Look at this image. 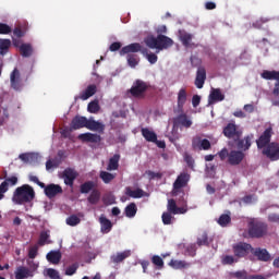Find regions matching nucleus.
<instances>
[{
	"label": "nucleus",
	"instance_id": "obj_1",
	"mask_svg": "<svg viewBox=\"0 0 279 279\" xmlns=\"http://www.w3.org/2000/svg\"><path fill=\"white\" fill-rule=\"evenodd\" d=\"M189 99V94L186 93V87H182L178 92L177 96V109L174 112H178V117L173 119V128H191L193 125V121L189 119V116L184 113V106L186 105V101Z\"/></svg>",
	"mask_w": 279,
	"mask_h": 279
},
{
	"label": "nucleus",
	"instance_id": "obj_2",
	"mask_svg": "<svg viewBox=\"0 0 279 279\" xmlns=\"http://www.w3.org/2000/svg\"><path fill=\"white\" fill-rule=\"evenodd\" d=\"M269 232V226L267 222L258 219L251 218L247 222V234L251 239H263V236H267Z\"/></svg>",
	"mask_w": 279,
	"mask_h": 279
},
{
	"label": "nucleus",
	"instance_id": "obj_3",
	"mask_svg": "<svg viewBox=\"0 0 279 279\" xmlns=\"http://www.w3.org/2000/svg\"><path fill=\"white\" fill-rule=\"evenodd\" d=\"M144 43L149 49H158V51L173 47V39L162 34H159L157 37L149 35L144 39Z\"/></svg>",
	"mask_w": 279,
	"mask_h": 279
},
{
	"label": "nucleus",
	"instance_id": "obj_4",
	"mask_svg": "<svg viewBox=\"0 0 279 279\" xmlns=\"http://www.w3.org/2000/svg\"><path fill=\"white\" fill-rule=\"evenodd\" d=\"M36 197V192H34V187L31 185L24 184L20 187H16L13 194L14 204H29Z\"/></svg>",
	"mask_w": 279,
	"mask_h": 279
},
{
	"label": "nucleus",
	"instance_id": "obj_5",
	"mask_svg": "<svg viewBox=\"0 0 279 279\" xmlns=\"http://www.w3.org/2000/svg\"><path fill=\"white\" fill-rule=\"evenodd\" d=\"M252 141H254V134H248L244 138H235L232 142V147H235L238 151H247L252 147Z\"/></svg>",
	"mask_w": 279,
	"mask_h": 279
},
{
	"label": "nucleus",
	"instance_id": "obj_6",
	"mask_svg": "<svg viewBox=\"0 0 279 279\" xmlns=\"http://www.w3.org/2000/svg\"><path fill=\"white\" fill-rule=\"evenodd\" d=\"M263 156H266L268 160H271V162H276L279 160V143L272 142L268 144L263 150Z\"/></svg>",
	"mask_w": 279,
	"mask_h": 279
},
{
	"label": "nucleus",
	"instance_id": "obj_7",
	"mask_svg": "<svg viewBox=\"0 0 279 279\" xmlns=\"http://www.w3.org/2000/svg\"><path fill=\"white\" fill-rule=\"evenodd\" d=\"M222 134L226 138L234 141L235 138H241V136H243V130L239 129V125L234 122H230L223 128Z\"/></svg>",
	"mask_w": 279,
	"mask_h": 279
},
{
	"label": "nucleus",
	"instance_id": "obj_8",
	"mask_svg": "<svg viewBox=\"0 0 279 279\" xmlns=\"http://www.w3.org/2000/svg\"><path fill=\"white\" fill-rule=\"evenodd\" d=\"M149 83L136 80L130 89V94L132 95V97H145V93H147Z\"/></svg>",
	"mask_w": 279,
	"mask_h": 279
},
{
	"label": "nucleus",
	"instance_id": "obj_9",
	"mask_svg": "<svg viewBox=\"0 0 279 279\" xmlns=\"http://www.w3.org/2000/svg\"><path fill=\"white\" fill-rule=\"evenodd\" d=\"M254 247L252 244L245 243V242H239L238 244L233 245V254L236 258H245L247 254H252V251Z\"/></svg>",
	"mask_w": 279,
	"mask_h": 279
},
{
	"label": "nucleus",
	"instance_id": "obj_10",
	"mask_svg": "<svg viewBox=\"0 0 279 279\" xmlns=\"http://www.w3.org/2000/svg\"><path fill=\"white\" fill-rule=\"evenodd\" d=\"M271 136H274V129H266L263 134L256 140L257 149H265L267 145L271 144Z\"/></svg>",
	"mask_w": 279,
	"mask_h": 279
},
{
	"label": "nucleus",
	"instance_id": "obj_11",
	"mask_svg": "<svg viewBox=\"0 0 279 279\" xmlns=\"http://www.w3.org/2000/svg\"><path fill=\"white\" fill-rule=\"evenodd\" d=\"M262 77H263V80H276L277 81L275 83V87L272 89V95H275V97H278V95H279V71L264 70L262 73Z\"/></svg>",
	"mask_w": 279,
	"mask_h": 279
},
{
	"label": "nucleus",
	"instance_id": "obj_12",
	"mask_svg": "<svg viewBox=\"0 0 279 279\" xmlns=\"http://www.w3.org/2000/svg\"><path fill=\"white\" fill-rule=\"evenodd\" d=\"M11 88L13 90H23V80L21 78V72L19 69H14L10 74Z\"/></svg>",
	"mask_w": 279,
	"mask_h": 279
},
{
	"label": "nucleus",
	"instance_id": "obj_13",
	"mask_svg": "<svg viewBox=\"0 0 279 279\" xmlns=\"http://www.w3.org/2000/svg\"><path fill=\"white\" fill-rule=\"evenodd\" d=\"M245 160V153L242 150H231L229 153V159L228 162L231 165V167H236L241 165Z\"/></svg>",
	"mask_w": 279,
	"mask_h": 279
},
{
	"label": "nucleus",
	"instance_id": "obj_14",
	"mask_svg": "<svg viewBox=\"0 0 279 279\" xmlns=\"http://www.w3.org/2000/svg\"><path fill=\"white\" fill-rule=\"evenodd\" d=\"M64 191L59 184L50 183L45 187V195L48 199H53L57 195H62Z\"/></svg>",
	"mask_w": 279,
	"mask_h": 279
},
{
	"label": "nucleus",
	"instance_id": "obj_15",
	"mask_svg": "<svg viewBox=\"0 0 279 279\" xmlns=\"http://www.w3.org/2000/svg\"><path fill=\"white\" fill-rule=\"evenodd\" d=\"M190 180L191 174H189L187 172H181L173 183V191H180V189H184V186L189 184Z\"/></svg>",
	"mask_w": 279,
	"mask_h": 279
},
{
	"label": "nucleus",
	"instance_id": "obj_16",
	"mask_svg": "<svg viewBox=\"0 0 279 279\" xmlns=\"http://www.w3.org/2000/svg\"><path fill=\"white\" fill-rule=\"evenodd\" d=\"M251 254L256 256L257 260H260L262 263H269V260H271V254H269L267 248L256 247L252 250Z\"/></svg>",
	"mask_w": 279,
	"mask_h": 279
},
{
	"label": "nucleus",
	"instance_id": "obj_17",
	"mask_svg": "<svg viewBox=\"0 0 279 279\" xmlns=\"http://www.w3.org/2000/svg\"><path fill=\"white\" fill-rule=\"evenodd\" d=\"M71 130H82V128H88V120L86 117L76 116L72 119Z\"/></svg>",
	"mask_w": 279,
	"mask_h": 279
},
{
	"label": "nucleus",
	"instance_id": "obj_18",
	"mask_svg": "<svg viewBox=\"0 0 279 279\" xmlns=\"http://www.w3.org/2000/svg\"><path fill=\"white\" fill-rule=\"evenodd\" d=\"M142 49H143V46H141V44L133 43L128 46H124L120 50V56H130V54L138 53V51H142Z\"/></svg>",
	"mask_w": 279,
	"mask_h": 279
},
{
	"label": "nucleus",
	"instance_id": "obj_19",
	"mask_svg": "<svg viewBox=\"0 0 279 279\" xmlns=\"http://www.w3.org/2000/svg\"><path fill=\"white\" fill-rule=\"evenodd\" d=\"M76 178H77V172L71 168H66L63 171L64 184H66V186H73Z\"/></svg>",
	"mask_w": 279,
	"mask_h": 279
},
{
	"label": "nucleus",
	"instance_id": "obj_20",
	"mask_svg": "<svg viewBox=\"0 0 279 279\" xmlns=\"http://www.w3.org/2000/svg\"><path fill=\"white\" fill-rule=\"evenodd\" d=\"M100 232L102 234H108L112 231V221L106 217V215H100L99 217Z\"/></svg>",
	"mask_w": 279,
	"mask_h": 279
},
{
	"label": "nucleus",
	"instance_id": "obj_21",
	"mask_svg": "<svg viewBox=\"0 0 279 279\" xmlns=\"http://www.w3.org/2000/svg\"><path fill=\"white\" fill-rule=\"evenodd\" d=\"M206 82V68L198 66L195 78L196 88H204V84Z\"/></svg>",
	"mask_w": 279,
	"mask_h": 279
},
{
	"label": "nucleus",
	"instance_id": "obj_22",
	"mask_svg": "<svg viewBox=\"0 0 279 279\" xmlns=\"http://www.w3.org/2000/svg\"><path fill=\"white\" fill-rule=\"evenodd\" d=\"M132 256V251H124L117 254L111 255L110 260L114 265H119V263H123L125 258H130Z\"/></svg>",
	"mask_w": 279,
	"mask_h": 279
},
{
	"label": "nucleus",
	"instance_id": "obj_23",
	"mask_svg": "<svg viewBox=\"0 0 279 279\" xmlns=\"http://www.w3.org/2000/svg\"><path fill=\"white\" fill-rule=\"evenodd\" d=\"M78 138L84 143H101V135L95 133H83Z\"/></svg>",
	"mask_w": 279,
	"mask_h": 279
},
{
	"label": "nucleus",
	"instance_id": "obj_24",
	"mask_svg": "<svg viewBox=\"0 0 279 279\" xmlns=\"http://www.w3.org/2000/svg\"><path fill=\"white\" fill-rule=\"evenodd\" d=\"M87 130H90L92 132H99V134H104V130H106V125H104L101 122L96 120H88Z\"/></svg>",
	"mask_w": 279,
	"mask_h": 279
},
{
	"label": "nucleus",
	"instance_id": "obj_25",
	"mask_svg": "<svg viewBox=\"0 0 279 279\" xmlns=\"http://www.w3.org/2000/svg\"><path fill=\"white\" fill-rule=\"evenodd\" d=\"M223 99H226V96L221 94V89L216 88L213 89L211 93L209 94L208 104L211 105L216 101H223Z\"/></svg>",
	"mask_w": 279,
	"mask_h": 279
},
{
	"label": "nucleus",
	"instance_id": "obj_26",
	"mask_svg": "<svg viewBox=\"0 0 279 279\" xmlns=\"http://www.w3.org/2000/svg\"><path fill=\"white\" fill-rule=\"evenodd\" d=\"M142 136L147 141L148 143H156V138H158V135H156V132L149 130L148 128H143L141 130Z\"/></svg>",
	"mask_w": 279,
	"mask_h": 279
},
{
	"label": "nucleus",
	"instance_id": "obj_27",
	"mask_svg": "<svg viewBox=\"0 0 279 279\" xmlns=\"http://www.w3.org/2000/svg\"><path fill=\"white\" fill-rule=\"evenodd\" d=\"M46 258L52 265H58V263H60V260H62V253H60V251H50L46 255Z\"/></svg>",
	"mask_w": 279,
	"mask_h": 279
},
{
	"label": "nucleus",
	"instance_id": "obj_28",
	"mask_svg": "<svg viewBox=\"0 0 279 279\" xmlns=\"http://www.w3.org/2000/svg\"><path fill=\"white\" fill-rule=\"evenodd\" d=\"M119 160H121V155H113L108 162L107 171H117L119 170Z\"/></svg>",
	"mask_w": 279,
	"mask_h": 279
},
{
	"label": "nucleus",
	"instance_id": "obj_29",
	"mask_svg": "<svg viewBox=\"0 0 279 279\" xmlns=\"http://www.w3.org/2000/svg\"><path fill=\"white\" fill-rule=\"evenodd\" d=\"M136 213H138V207H136V203H130L124 209V215L129 219H133V217H136Z\"/></svg>",
	"mask_w": 279,
	"mask_h": 279
},
{
	"label": "nucleus",
	"instance_id": "obj_30",
	"mask_svg": "<svg viewBox=\"0 0 279 279\" xmlns=\"http://www.w3.org/2000/svg\"><path fill=\"white\" fill-rule=\"evenodd\" d=\"M192 145H193V147H199V149H204L205 151H208V149H210V147H211L210 141H208L207 138L194 140Z\"/></svg>",
	"mask_w": 279,
	"mask_h": 279
},
{
	"label": "nucleus",
	"instance_id": "obj_31",
	"mask_svg": "<svg viewBox=\"0 0 279 279\" xmlns=\"http://www.w3.org/2000/svg\"><path fill=\"white\" fill-rule=\"evenodd\" d=\"M20 53L23 58H31L32 53H34L32 44H22L20 46Z\"/></svg>",
	"mask_w": 279,
	"mask_h": 279
},
{
	"label": "nucleus",
	"instance_id": "obj_32",
	"mask_svg": "<svg viewBox=\"0 0 279 279\" xmlns=\"http://www.w3.org/2000/svg\"><path fill=\"white\" fill-rule=\"evenodd\" d=\"M126 195L133 197V199H141V197H145V191L142 189L131 190L126 187Z\"/></svg>",
	"mask_w": 279,
	"mask_h": 279
},
{
	"label": "nucleus",
	"instance_id": "obj_33",
	"mask_svg": "<svg viewBox=\"0 0 279 279\" xmlns=\"http://www.w3.org/2000/svg\"><path fill=\"white\" fill-rule=\"evenodd\" d=\"M95 93H97V85H89L87 86L85 92L81 95V99L83 101H86V99H90V97H93Z\"/></svg>",
	"mask_w": 279,
	"mask_h": 279
},
{
	"label": "nucleus",
	"instance_id": "obj_34",
	"mask_svg": "<svg viewBox=\"0 0 279 279\" xmlns=\"http://www.w3.org/2000/svg\"><path fill=\"white\" fill-rule=\"evenodd\" d=\"M217 223H219L221 228H228V226L232 223V217H230V211H228V214L220 215Z\"/></svg>",
	"mask_w": 279,
	"mask_h": 279
},
{
	"label": "nucleus",
	"instance_id": "obj_35",
	"mask_svg": "<svg viewBox=\"0 0 279 279\" xmlns=\"http://www.w3.org/2000/svg\"><path fill=\"white\" fill-rule=\"evenodd\" d=\"M99 178H100V180H102V182L105 184H110V182H112V180H114L117 178V173H110L108 171H100Z\"/></svg>",
	"mask_w": 279,
	"mask_h": 279
},
{
	"label": "nucleus",
	"instance_id": "obj_36",
	"mask_svg": "<svg viewBox=\"0 0 279 279\" xmlns=\"http://www.w3.org/2000/svg\"><path fill=\"white\" fill-rule=\"evenodd\" d=\"M10 47H12V40L0 38V56H5L10 51Z\"/></svg>",
	"mask_w": 279,
	"mask_h": 279
},
{
	"label": "nucleus",
	"instance_id": "obj_37",
	"mask_svg": "<svg viewBox=\"0 0 279 279\" xmlns=\"http://www.w3.org/2000/svg\"><path fill=\"white\" fill-rule=\"evenodd\" d=\"M15 278L16 279L29 278V268H27L25 266L17 267V269L15 271Z\"/></svg>",
	"mask_w": 279,
	"mask_h": 279
},
{
	"label": "nucleus",
	"instance_id": "obj_38",
	"mask_svg": "<svg viewBox=\"0 0 279 279\" xmlns=\"http://www.w3.org/2000/svg\"><path fill=\"white\" fill-rule=\"evenodd\" d=\"M126 62L131 69H136L138 62H141V58L137 54H126Z\"/></svg>",
	"mask_w": 279,
	"mask_h": 279
},
{
	"label": "nucleus",
	"instance_id": "obj_39",
	"mask_svg": "<svg viewBox=\"0 0 279 279\" xmlns=\"http://www.w3.org/2000/svg\"><path fill=\"white\" fill-rule=\"evenodd\" d=\"M180 40L183 47H191V40H193V35L186 32H180Z\"/></svg>",
	"mask_w": 279,
	"mask_h": 279
},
{
	"label": "nucleus",
	"instance_id": "obj_40",
	"mask_svg": "<svg viewBox=\"0 0 279 279\" xmlns=\"http://www.w3.org/2000/svg\"><path fill=\"white\" fill-rule=\"evenodd\" d=\"M99 199H101V193H99V190H93L89 196L87 197V201L92 205L99 204Z\"/></svg>",
	"mask_w": 279,
	"mask_h": 279
},
{
	"label": "nucleus",
	"instance_id": "obj_41",
	"mask_svg": "<svg viewBox=\"0 0 279 279\" xmlns=\"http://www.w3.org/2000/svg\"><path fill=\"white\" fill-rule=\"evenodd\" d=\"M93 189H95V183L93 181H87V182H84L83 184H81L80 193H82L83 195H86L90 191H93Z\"/></svg>",
	"mask_w": 279,
	"mask_h": 279
},
{
	"label": "nucleus",
	"instance_id": "obj_42",
	"mask_svg": "<svg viewBox=\"0 0 279 279\" xmlns=\"http://www.w3.org/2000/svg\"><path fill=\"white\" fill-rule=\"evenodd\" d=\"M168 265L172 267V269H185V267H189L186 262L178 259H171Z\"/></svg>",
	"mask_w": 279,
	"mask_h": 279
},
{
	"label": "nucleus",
	"instance_id": "obj_43",
	"mask_svg": "<svg viewBox=\"0 0 279 279\" xmlns=\"http://www.w3.org/2000/svg\"><path fill=\"white\" fill-rule=\"evenodd\" d=\"M49 236H50L49 231H41L40 234H39L37 245L43 247L44 245H47V244L51 243V241H49Z\"/></svg>",
	"mask_w": 279,
	"mask_h": 279
},
{
	"label": "nucleus",
	"instance_id": "obj_44",
	"mask_svg": "<svg viewBox=\"0 0 279 279\" xmlns=\"http://www.w3.org/2000/svg\"><path fill=\"white\" fill-rule=\"evenodd\" d=\"M196 244L198 245V247L202 246H206L208 247L210 245V242L208 241V233L206 231H204L196 241Z\"/></svg>",
	"mask_w": 279,
	"mask_h": 279
},
{
	"label": "nucleus",
	"instance_id": "obj_45",
	"mask_svg": "<svg viewBox=\"0 0 279 279\" xmlns=\"http://www.w3.org/2000/svg\"><path fill=\"white\" fill-rule=\"evenodd\" d=\"M151 263L155 265L156 269H165V260L159 255H154L151 257Z\"/></svg>",
	"mask_w": 279,
	"mask_h": 279
},
{
	"label": "nucleus",
	"instance_id": "obj_46",
	"mask_svg": "<svg viewBox=\"0 0 279 279\" xmlns=\"http://www.w3.org/2000/svg\"><path fill=\"white\" fill-rule=\"evenodd\" d=\"M173 214L171 211H165L161 215L163 226H171L173 223Z\"/></svg>",
	"mask_w": 279,
	"mask_h": 279
},
{
	"label": "nucleus",
	"instance_id": "obj_47",
	"mask_svg": "<svg viewBox=\"0 0 279 279\" xmlns=\"http://www.w3.org/2000/svg\"><path fill=\"white\" fill-rule=\"evenodd\" d=\"M167 210L172 215H178V204L175 203V199H168Z\"/></svg>",
	"mask_w": 279,
	"mask_h": 279
},
{
	"label": "nucleus",
	"instance_id": "obj_48",
	"mask_svg": "<svg viewBox=\"0 0 279 279\" xmlns=\"http://www.w3.org/2000/svg\"><path fill=\"white\" fill-rule=\"evenodd\" d=\"M88 112L92 114H97L99 112V102L97 100H93L87 106Z\"/></svg>",
	"mask_w": 279,
	"mask_h": 279
},
{
	"label": "nucleus",
	"instance_id": "obj_49",
	"mask_svg": "<svg viewBox=\"0 0 279 279\" xmlns=\"http://www.w3.org/2000/svg\"><path fill=\"white\" fill-rule=\"evenodd\" d=\"M265 23H269V19L260 17L252 23V27H254V29H262L263 25H265Z\"/></svg>",
	"mask_w": 279,
	"mask_h": 279
},
{
	"label": "nucleus",
	"instance_id": "obj_50",
	"mask_svg": "<svg viewBox=\"0 0 279 279\" xmlns=\"http://www.w3.org/2000/svg\"><path fill=\"white\" fill-rule=\"evenodd\" d=\"M77 269H80V264L78 263L72 264L65 269V276H74V274L77 272Z\"/></svg>",
	"mask_w": 279,
	"mask_h": 279
},
{
	"label": "nucleus",
	"instance_id": "obj_51",
	"mask_svg": "<svg viewBox=\"0 0 279 279\" xmlns=\"http://www.w3.org/2000/svg\"><path fill=\"white\" fill-rule=\"evenodd\" d=\"M81 221L82 220L76 215H72L69 218H66V225L72 227L80 225Z\"/></svg>",
	"mask_w": 279,
	"mask_h": 279
},
{
	"label": "nucleus",
	"instance_id": "obj_52",
	"mask_svg": "<svg viewBox=\"0 0 279 279\" xmlns=\"http://www.w3.org/2000/svg\"><path fill=\"white\" fill-rule=\"evenodd\" d=\"M46 276L50 279H60V272L53 268H48L46 270Z\"/></svg>",
	"mask_w": 279,
	"mask_h": 279
},
{
	"label": "nucleus",
	"instance_id": "obj_53",
	"mask_svg": "<svg viewBox=\"0 0 279 279\" xmlns=\"http://www.w3.org/2000/svg\"><path fill=\"white\" fill-rule=\"evenodd\" d=\"M38 256V244H35L28 248V258L34 260Z\"/></svg>",
	"mask_w": 279,
	"mask_h": 279
},
{
	"label": "nucleus",
	"instance_id": "obj_54",
	"mask_svg": "<svg viewBox=\"0 0 279 279\" xmlns=\"http://www.w3.org/2000/svg\"><path fill=\"white\" fill-rule=\"evenodd\" d=\"M0 34L1 35H8L12 34V27L5 23H0Z\"/></svg>",
	"mask_w": 279,
	"mask_h": 279
},
{
	"label": "nucleus",
	"instance_id": "obj_55",
	"mask_svg": "<svg viewBox=\"0 0 279 279\" xmlns=\"http://www.w3.org/2000/svg\"><path fill=\"white\" fill-rule=\"evenodd\" d=\"M238 262H239V259H235L234 256H232V255H226L222 258L223 265H232L233 263H238Z\"/></svg>",
	"mask_w": 279,
	"mask_h": 279
},
{
	"label": "nucleus",
	"instance_id": "obj_56",
	"mask_svg": "<svg viewBox=\"0 0 279 279\" xmlns=\"http://www.w3.org/2000/svg\"><path fill=\"white\" fill-rule=\"evenodd\" d=\"M146 175H148L149 180H160L162 178V173L160 172H154L151 170L146 171Z\"/></svg>",
	"mask_w": 279,
	"mask_h": 279
},
{
	"label": "nucleus",
	"instance_id": "obj_57",
	"mask_svg": "<svg viewBox=\"0 0 279 279\" xmlns=\"http://www.w3.org/2000/svg\"><path fill=\"white\" fill-rule=\"evenodd\" d=\"M184 161L186 162L187 167H190V169H193L195 167V159H193L191 155H185Z\"/></svg>",
	"mask_w": 279,
	"mask_h": 279
},
{
	"label": "nucleus",
	"instance_id": "obj_58",
	"mask_svg": "<svg viewBox=\"0 0 279 279\" xmlns=\"http://www.w3.org/2000/svg\"><path fill=\"white\" fill-rule=\"evenodd\" d=\"M146 58L150 64H156L158 62V56L154 52L146 53Z\"/></svg>",
	"mask_w": 279,
	"mask_h": 279
},
{
	"label": "nucleus",
	"instance_id": "obj_59",
	"mask_svg": "<svg viewBox=\"0 0 279 279\" xmlns=\"http://www.w3.org/2000/svg\"><path fill=\"white\" fill-rule=\"evenodd\" d=\"M58 167H59L58 161H53V160L49 159V160L46 162V169H47V171H50V169H58Z\"/></svg>",
	"mask_w": 279,
	"mask_h": 279
},
{
	"label": "nucleus",
	"instance_id": "obj_60",
	"mask_svg": "<svg viewBox=\"0 0 279 279\" xmlns=\"http://www.w3.org/2000/svg\"><path fill=\"white\" fill-rule=\"evenodd\" d=\"M196 252H197V246L195 244H191L186 247V254L189 256H195Z\"/></svg>",
	"mask_w": 279,
	"mask_h": 279
},
{
	"label": "nucleus",
	"instance_id": "obj_61",
	"mask_svg": "<svg viewBox=\"0 0 279 279\" xmlns=\"http://www.w3.org/2000/svg\"><path fill=\"white\" fill-rule=\"evenodd\" d=\"M218 156L220 158V160H226L227 158H229L230 153H228V148H222L219 153Z\"/></svg>",
	"mask_w": 279,
	"mask_h": 279
},
{
	"label": "nucleus",
	"instance_id": "obj_62",
	"mask_svg": "<svg viewBox=\"0 0 279 279\" xmlns=\"http://www.w3.org/2000/svg\"><path fill=\"white\" fill-rule=\"evenodd\" d=\"M4 193H8V181H3L0 184V199L3 197Z\"/></svg>",
	"mask_w": 279,
	"mask_h": 279
},
{
	"label": "nucleus",
	"instance_id": "obj_63",
	"mask_svg": "<svg viewBox=\"0 0 279 279\" xmlns=\"http://www.w3.org/2000/svg\"><path fill=\"white\" fill-rule=\"evenodd\" d=\"M234 277L239 278V279H247L248 278L247 271H245V270H240V271L234 272Z\"/></svg>",
	"mask_w": 279,
	"mask_h": 279
},
{
	"label": "nucleus",
	"instance_id": "obj_64",
	"mask_svg": "<svg viewBox=\"0 0 279 279\" xmlns=\"http://www.w3.org/2000/svg\"><path fill=\"white\" fill-rule=\"evenodd\" d=\"M268 221L271 223H279V215L278 214H270L268 216Z\"/></svg>",
	"mask_w": 279,
	"mask_h": 279
}]
</instances>
